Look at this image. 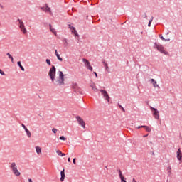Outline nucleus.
<instances>
[{
    "label": "nucleus",
    "mask_w": 182,
    "mask_h": 182,
    "mask_svg": "<svg viewBox=\"0 0 182 182\" xmlns=\"http://www.w3.org/2000/svg\"><path fill=\"white\" fill-rule=\"evenodd\" d=\"M58 77H56V68L54 65L50 68L48 72V76L51 79L52 82L57 86H64L65 85V75L63 72L58 71Z\"/></svg>",
    "instance_id": "obj_1"
},
{
    "label": "nucleus",
    "mask_w": 182,
    "mask_h": 182,
    "mask_svg": "<svg viewBox=\"0 0 182 182\" xmlns=\"http://www.w3.org/2000/svg\"><path fill=\"white\" fill-rule=\"evenodd\" d=\"M11 170H12L13 173H14L16 176L18 177V176L21 175L20 172H19L18 170V166H17L16 162H12V163H11Z\"/></svg>",
    "instance_id": "obj_2"
},
{
    "label": "nucleus",
    "mask_w": 182,
    "mask_h": 182,
    "mask_svg": "<svg viewBox=\"0 0 182 182\" xmlns=\"http://www.w3.org/2000/svg\"><path fill=\"white\" fill-rule=\"evenodd\" d=\"M18 27L22 32L23 34L26 35L27 33L26 28L25 27V24L22 20L18 19Z\"/></svg>",
    "instance_id": "obj_3"
},
{
    "label": "nucleus",
    "mask_w": 182,
    "mask_h": 182,
    "mask_svg": "<svg viewBox=\"0 0 182 182\" xmlns=\"http://www.w3.org/2000/svg\"><path fill=\"white\" fill-rule=\"evenodd\" d=\"M155 48L157 49V50H159V51L160 53H161L162 54L168 55V52H166V51L164 50V48L163 46L155 43Z\"/></svg>",
    "instance_id": "obj_4"
},
{
    "label": "nucleus",
    "mask_w": 182,
    "mask_h": 182,
    "mask_svg": "<svg viewBox=\"0 0 182 182\" xmlns=\"http://www.w3.org/2000/svg\"><path fill=\"white\" fill-rule=\"evenodd\" d=\"M151 112H153V117L156 119H159L160 118V115H159V110H157L156 108H154L152 107H150Z\"/></svg>",
    "instance_id": "obj_5"
},
{
    "label": "nucleus",
    "mask_w": 182,
    "mask_h": 182,
    "mask_svg": "<svg viewBox=\"0 0 182 182\" xmlns=\"http://www.w3.org/2000/svg\"><path fill=\"white\" fill-rule=\"evenodd\" d=\"M82 62L88 70L91 72L93 70V68L91 66L90 62H89L86 58H83Z\"/></svg>",
    "instance_id": "obj_6"
},
{
    "label": "nucleus",
    "mask_w": 182,
    "mask_h": 182,
    "mask_svg": "<svg viewBox=\"0 0 182 182\" xmlns=\"http://www.w3.org/2000/svg\"><path fill=\"white\" fill-rule=\"evenodd\" d=\"M76 119H77V123L80 124V125L83 129H85V122L84 119L79 116L76 117Z\"/></svg>",
    "instance_id": "obj_7"
},
{
    "label": "nucleus",
    "mask_w": 182,
    "mask_h": 182,
    "mask_svg": "<svg viewBox=\"0 0 182 182\" xmlns=\"http://www.w3.org/2000/svg\"><path fill=\"white\" fill-rule=\"evenodd\" d=\"M100 92L102 93L103 97L107 100V102L110 101V96H109L107 92L105 90H100Z\"/></svg>",
    "instance_id": "obj_8"
},
{
    "label": "nucleus",
    "mask_w": 182,
    "mask_h": 182,
    "mask_svg": "<svg viewBox=\"0 0 182 182\" xmlns=\"http://www.w3.org/2000/svg\"><path fill=\"white\" fill-rule=\"evenodd\" d=\"M69 28H70L71 33H73L75 36H78L77 31L75 27L71 26V25H69Z\"/></svg>",
    "instance_id": "obj_9"
},
{
    "label": "nucleus",
    "mask_w": 182,
    "mask_h": 182,
    "mask_svg": "<svg viewBox=\"0 0 182 182\" xmlns=\"http://www.w3.org/2000/svg\"><path fill=\"white\" fill-rule=\"evenodd\" d=\"M36 154H38V155L42 154V148H41V147L38 146H36Z\"/></svg>",
    "instance_id": "obj_10"
},
{
    "label": "nucleus",
    "mask_w": 182,
    "mask_h": 182,
    "mask_svg": "<svg viewBox=\"0 0 182 182\" xmlns=\"http://www.w3.org/2000/svg\"><path fill=\"white\" fill-rule=\"evenodd\" d=\"M182 158V152L181 151V149H178L177 151V159L178 160H181Z\"/></svg>",
    "instance_id": "obj_11"
},
{
    "label": "nucleus",
    "mask_w": 182,
    "mask_h": 182,
    "mask_svg": "<svg viewBox=\"0 0 182 182\" xmlns=\"http://www.w3.org/2000/svg\"><path fill=\"white\" fill-rule=\"evenodd\" d=\"M60 176H61L60 181H64L65 177V169H63V170L61 171V172H60Z\"/></svg>",
    "instance_id": "obj_12"
},
{
    "label": "nucleus",
    "mask_w": 182,
    "mask_h": 182,
    "mask_svg": "<svg viewBox=\"0 0 182 182\" xmlns=\"http://www.w3.org/2000/svg\"><path fill=\"white\" fill-rule=\"evenodd\" d=\"M151 83L153 85L154 87H160L154 79H151Z\"/></svg>",
    "instance_id": "obj_13"
},
{
    "label": "nucleus",
    "mask_w": 182,
    "mask_h": 182,
    "mask_svg": "<svg viewBox=\"0 0 182 182\" xmlns=\"http://www.w3.org/2000/svg\"><path fill=\"white\" fill-rule=\"evenodd\" d=\"M49 28H50V31L51 32H53V33L55 35V36H57V32L55 31V28L52 27V25L51 24H49Z\"/></svg>",
    "instance_id": "obj_14"
},
{
    "label": "nucleus",
    "mask_w": 182,
    "mask_h": 182,
    "mask_svg": "<svg viewBox=\"0 0 182 182\" xmlns=\"http://www.w3.org/2000/svg\"><path fill=\"white\" fill-rule=\"evenodd\" d=\"M43 11H46V13H50V14H52L51 11H50V8L49 6H48L47 5H46V8H44Z\"/></svg>",
    "instance_id": "obj_15"
},
{
    "label": "nucleus",
    "mask_w": 182,
    "mask_h": 182,
    "mask_svg": "<svg viewBox=\"0 0 182 182\" xmlns=\"http://www.w3.org/2000/svg\"><path fill=\"white\" fill-rule=\"evenodd\" d=\"M72 87L74 90V91L79 90V87L77 83H73Z\"/></svg>",
    "instance_id": "obj_16"
},
{
    "label": "nucleus",
    "mask_w": 182,
    "mask_h": 182,
    "mask_svg": "<svg viewBox=\"0 0 182 182\" xmlns=\"http://www.w3.org/2000/svg\"><path fill=\"white\" fill-rule=\"evenodd\" d=\"M25 131H26V133L27 134V136L28 138H31L32 134H31V132L29 131V129H26Z\"/></svg>",
    "instance_id": "obj_17"
},
{
    "label": "nucleus",
    "mask_w": 182,
    "mask_h": 182,
    "mask_svg": "<svg viewBox=\"0 0 182 182\" xmlns=\"http://www.w3.org/2000/svg\"><path fill=\"white\" fill-rule=\"evenodd\" d=\"M166 171L168 172V175L170 176L171 175V167L168 166L166 167Z\"/></svg>",
    "instance_id": "obj_18"
},
{
    "label": "nucleus",
    "mask_w": 182,
    "mask_h": 182,
    "mask_svg": "<svg viewBox=\"0 0 182 182\" xmlns=\"http://www.w3.org/2000/svg\"><path fill=\"white\" fill-rule=\"evenodd\" d=\"M62 42L65 46H68V45H69V43L68 42V40L66 38H63L62 40Z\"/></svg>",
    "instance_id": "obj_19"
},
{
    "label": "nucleus",
    "mask_w": 182,
    "mask_h": 182,
    "mask_svg": "<svg viewBox=\"0 0 182 182\" xmlns=\"http://www.w3.org/2000/svg\"><path fill=\"white\" fill-rule=\"evenodd\" d=\"M141 127H143V128H144L145 129V130L146 131V132H151V128H150L149 127H147V126H141Z\"/></svg>",
    "instance_id": "obj_20"
},
{
    "label": "nucleus",
    "mask_w": 182,
    "mask_h": 182,
    "mask_svg": "<svg viewBox=\"0 0 182 182\" xmlns=\"http://www.w3.org/2000/svg\"><path fill=\"white\" fill-rule=\"evenodd\" d=\"M90 87L92 88V90H93L95 92L97 91V88H96V85H95V83L91 84V85H90Z\"/></svg>",
    "instance_id": "obj_21"
},
{
    "label": "nucleus",
    "mask_w": 182,
    "mask_h": 182,
    "mask_svg": "<svg viewBox=\"0 0 182 182\" xmlns=\"http://www.w3.org/2000/svg\"><path fill=\"white\" fill-rule=\"evenodd\" d=\"M56 154H58V156H65V154L62 153L61 151H60V150H57Z\"/></svg>",
    "instance_id": "obj_22"
},
{
    "label": "nucleus",
    "mask_w": 182,
    "mask_h": 182,
    "mask_svg": "<svg viewBox=\"0 0 182 182\" xmlns=\"http://www.w3.org/2000/svg\"><path fill=\"white\" fill-rule=\"evenodd\" d=\"M18 65L20 69H21V70H22L23 72H24V71H25V68H24L23 66L22 65V64H21V62H20V61L18 62Z\"/></svg>",
    "instance_id": "obj_23"
},
{
    "label": "nucleus",
    "mask_w": 182,
    "mask_h": 182,
    "mask_svg": "<svg viewBox=\"0 0 182 182\" xmlns=\"http://www.w3.org/2000/svg\"><path fill=\"white\" fill-rule=\"evenodd\" d=\"M6 55L8 56L9 59H11V62L14 63V58H13L12 55L10 54V53H7Z\"/></svg>",
    "instance_id": "obj_24"
},
{
    "label": "nucleus",
    "mask_w": 182,
    "mask_h": 182,
    "mask_svg": "<svg viewBox=\"0 0 182 182\" xmlns=\"http://www.w3.org/2000/svg\"><path fill=\"white\" fill-rule=\"evenodd\" d=\"M74 91L77 93H80V94L83 93V91L80 87H78V89L77 90H75Z\"/></svg>",
    "instance_id": "obj_25"
},
{
    "label": "nucleus",
    "mask_w": 182,
    "mask_h": 182,
    "mask_svg": "<svg viewBox=\"0 0 182 182\" xmlns=\"http://www.w3.org/2000/svg\"><path fill=\"white\" fill-rule=\"evenodd\" d=\"M56 57H57V59H58L60 62L63 61V59L60 57L59 54H57Z\"/></svg>",
    "instance_id": "obj_26"
},
{
    "label": "nucleus",
    "mask_w": 182,
    "mask_h": 182,
    "mask_svg": "<svg viewBox=\"0 0 182 182\" xmlns=\"http://www.w3.org/2000/svg\"><path fill=\"white\" fill-rule=\"evenodd\" d=\"M153 20H154V17H151V20L149 21V25H148L149 27L151 26V25L152 22H153Z\"/></svg>",
    "instance_id": "obj_27"
},
{
    "label": "nucleus",
    "mask_w": 182,
    "mask_h": 182,
    "mask_svg": "<svg viewBox=\"0 0 182 182\" xmlns=\"http://www.w3.org/2000/svg\"><path fill=\"white\" fill-rule=\"evenodd\" d=\"M118 173H119V178H122V177H124V176H123V175H122V171H121V170H119Z\"/></svg>",
    "instance_id": "obj_28"
},
{
    "label": "nucleus",
    "mask_w": 182,
    "mask_h": 182,
    "mask_svg": "<svg viewBox=\"0 0 182 182\" xmlns=\"http://www.w3.org/2000/svg\"><path fill=\"white\" fill-rule=\"evenodd\" d=\"M121 178V182H127V181H126V178L124 176V177H121V178Z\"/></svg>",
    "instance_id": "obj_29"
},
{
    "label": "nucleus",
    "mask_w": 182,
    "mask_h": 182,
    "mask_svg": "<svg viewBox=\"0 0 182 182\" xmlns=\"http://www.w3.org/2000/svg\"><path fill=\"white\" fill-rule=\"evenodd\" d=\"M46 63L48 65H51V62H50V59H46Z\"/></svg>",
    "instance_id": "obj_30"
},
{
    "label": "nucleus",
    "mask_w": 182,
    "mask_h": 182,
    "mask_svg": "<svg viewBox=\"0 0 182 182\" xmlns=\"http://www.w3.org/2000/svg\"><path fill=\"white\" fill-rule=\"evenodd\" d=\"M60 140H61V141H66V138L64 136H61L60 137Z\"/></svg>",
    "instance_id": "obj_31"
},
{
    "label": "nucleus",
    "mask_w": 182,
    "mask_h": 182,
    "mask_svg": "<svg viewBox=\"0 0 182 182\" xmlns=\"http://www.w3.org/2000/svg\"><path fill=\"white\" fill-rule=\"evenodd\" d=\"M52 131H53V132L54 134H56L57 132H58V129H55V128H53V129H52Z\"/></svg>",
    "instance_id": "obj_32"
},
{
    "label": "nucleus",
    "mask_w": 182,
    "mask_h": 182,
    "mask_svg": "<svg viewBox=\"0 0 182 182\" xmlns=\"http://www.w3.org/2000/svg\"><path fill=\"white\" fill-rule=\"evenodd\" d=\"M0 75H5V73L0 69Z\"/></svg>",
    "instance_id": "obj_33"
},
{
    "label": "nucleus",
    "mask_w": 182,
    "mask_h": 182,
    "mask_svg": "<svg viewBox=\"0 0 182 182\" xmlns=\"http://www.w3.org/2000/svg\"><path fill=\"white\" fill-rule=\"evenodd\" d=\"M21 127H22V128L24 129L25 130L27 129L26 127L23 124H21Z\"/></svg>",
    "instance_id": "obj_34"
},
{
    "label": "nucleus",
    "mask_w": 182,
    "mask_h": 182,
    "mask_svg": "<svg viewBox=\"0 0 182 182\" xmlns=\"http://www.w3.org/2000/svg\"><path fill=\"white\" fill-rule=\"evenodd\" d=\"M105 69H109V68H108V65H107V63H105Z\"/></svg>",
    "instance_id": "obj_35"
},
{
    "label": "nucleus",
    "mask_w": 182,
    "mask_h": 182,
    "mask_svg": "<svg viewBox=\"0 0 182 182\" xmlns=\"http://www.w3.org/2000/svg\"><path fill=\"white\" fill-rule=\"evenodd\" d=\"M73 164H74V165H76V158L73 159Z\"/></svg>",
    "instance_id": "obj_36"
},
{
    "label": "nucleus",
    "mask_w": 182,
    "mask_h": 182,
    "mask_svg": "<svg viewBox=\"0 0 182 182\" xmlns=\"http://www.w3.org/2000/svg\"><path fill=\"white\" fill-rule=\"evenodd\" d=\"M55 56H57V55H59L57 50H55Z\"/></svg>",
    "instance_id": "obj_37"
},
{
    "label": "nucleus",
    "mask_w": 182,
    "mask_h": 182,
    "mask_svg": "<svg viewBox=\"0 0 182 182\" xmlns=\"http://www.w3.org/2000/svg\"><path fill=\"white\" fill-rule=\"evenodd\" d=\"M160 38L162 39L163 41H165V38L162 36H160Z\"/></svg>",
    "instance_id": "obj_38"
},
{
    "label": "nucleus",
    "mask_w": 182,
    "mask_h": 182,
    "mask_svg": "<svg viewBox=\"0 0 182 182\" xmlns=\"http://www.w3.org/2000/svg\"><path fill=\"white\" fill-rule=\"evenodd\" d=\"M144 127H136V129H141V128H143Z\"/></svg>",
    "instance_id": "obj_39"
},
{
    "label": "nucleus",
    "mask_w": 182,
    "mask_h": 182,
    "mask_svg": "<svg viewBox=\"0 0 182 182\" xmlns=\"http://www.w3.org/2000/svg\"><path fill=\"white\" fill-rule=\"evenodd\" d=\"M94 74L96 76V77H97V73L96 72H94Z\"/></svg>",
    "instance_id": "obj_40"
},
{
    "label": "nucleus",
    "mask_w": 182,
    "mask_h": 182,
    "mask_svg": "<svg viewBox=\"0 0 182 182\" xmlns=\"http://www.w3.org/2000/svg\"><path fill=\"white\" fill-rule=\"evenodd\" d=\"M68 162H70V161H71L70 158H68Z\"/></svg>",
    "instance_id": "obj_41"
},
{
    "label": "nucleus",
    "mask_w": 182,
    "mask_h": 182,
    "mask_svg": "<svg viewBox=\"0 0 182 182\" xmlns=\"http://www.w3.org/2000/svg\"><path fill=\"white\" fill-rule=\"evenodd\" d=\"M132 182H136V181L134 178H132Z\"/></svg>",
    "instance_id": "obj_42"
},
{
    "label": "nucleus",
    "mask_w": 182,
    "mask_h": 182,
    "mask_svg": "<svg viewBox=\"0 0 182 182\" xmlns=\"http://www.w3.org/2000/svg\"><path fill=\"white\" fill-rule=\"evenodd\" d=\"M164 41H170V39L168 38V39H165Z\"/></svg>",
    "instance_id": "obj_43"
},
{
    "label": "nucleus",
    "mask_w": 182,
    "mask_h": 182,
    "mask_svg": "<svg viewBox=\"0 0 182 182\" xmlns=\"http://www.w3.org/2000/svg\"><path fill=\"white\" fill-rule=\"evenodd\" d=\"M122 110L124 111V112H125V109H124V107H122Z\"/></svg>",
    "instance_id": "obj_44"
},
{
    "label": "nucleus",
    "mask_w": 182,
    "mask_h": 182,
    "mask_svg": "<svg viewBox=\"0 0 182 182\" xmlns=\"http://www.w3.org/2000/svg\"><path fill=\"white\" fill-rule=\"evenodd\" d=\"M28 182H33L31 179H28Z\"/></svg>",
    "instance_id": "obj_45"
},
{
    "label": "nucleus",
    "mask_w": 182,
    "mask_h": 182,
    "mask_svg": "<svg viewBox=\"0 0 182 182\" xmlns=\"http://www.w3.org/2000/svg\"><path fill=\"white\" fill-rule=\"evenodd\" d=\"M147 17V15L146 14H145V18H146Z\"/></svg>",
    "instance_id": "obj_46"
},
{
    "label": "nucleus",
    "mask_w": 182,
    "mask_h": 182,
    "mask_svg": "<svg viewBox=\"0 0 182 182\" xmlns=\"http://www.w3.org/2000/svg\"><path fill=\"white\" fill-rule=\"evenodd\" d=\"M119 107H121V108H122V107L121 105H119Z\"/></svg>",
    "instance_id": "obj_47"
},
{
    "label": "nucleus",
    "mask_w": 182,
    "mask_h": 182,
    "mask_svg": "<svg viewBox=\"0 0 182 182\" xmlns=\"http://www.w3.org/2000/svg\"><path fill=\"white\" fill-rule=\"evenodd\" d=\"M147 136V135L144 136V137Z\"/></svg>",
    "instance_id": "obj_48"
}]
</instances>
